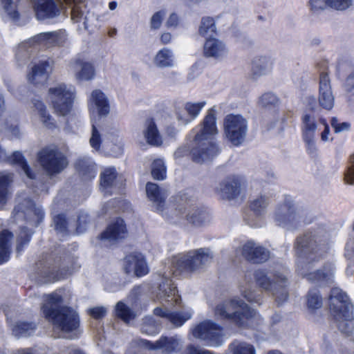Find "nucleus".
<instances>
[{
    "instance_id": "56",
    "label": "nucleus",
    "mask_w": 354,
    "mask_h": 354,
    "mask_svg": "<svg viewBox=\"0 0 354 354\" xmlns=\"http://www.w3.org/2000/svg\"><path fill=\"white\" fill-rule=\"evenodd\" d=\"M330 124L334 129L335 133H339L343 131H348L351 128L349 122H339L336 117H333L330 120Z\"/></svg>"
},
{
    "instance_id": "44",
    "label": "nucleus",
    "mask_w": 354,
    "mask_h": 354,
    "mask_svg": "<svg viewBox=\"0 0 354 354\" xmlns=\"http://www.w3.org/2000/svg\"><path fill=\"white\" fill-rule=\"evenodd\" d=\"M3 131L4 136L9 139H17L21 138V132L18 126L17 120H7L4 124Z\"/></svg>"
},
{
    "instance_id": "27",
    "label": "nucleus",
    "mask_w": 354,
    "mask_h": 354,
    "mask_svg": "<svg viewBox=\"0 0 354 354\" xmlns=\"http://www.w3.org/2000/svg\"><path fill=\"white\" fill-rule=\"evenodd\" d=\"M153 315L171 322L175 327L182 326L192 317L189 312H171L167 308L156 307L153 309Z\"/></svg>"
},
{
    "instance_id": "6",
    "label": "nucleus",
    "mask_w": 354,
    "mask_h": 354,
    "mask_svg": "<svg viewBox=\"0 0 354 354\" xmlns=\"http://www.w3.org/2000/svg\"><path fill=\"white\" fill-rule=\"evenodd\" d=\"M88 109L92 122L90 145L95 150H99L102 142V134L97 129V118L105 117L110 112V104L106 95L100 89L93 90L88 98Z\"/></svg>"
},
{
    "instance_id": "62",
    "label": "nucleus",
    "mask_w": 354,
    "mask_h": 354,
    "mask_svg": "<svg viewBox=\"0 0 354 354\" xmlns=\"http://www.w3.org/2000/svg\"><path fill=\"white\" fill-rule=\"evenodd\" d=\"M88 214L86 213H81L78 216L77 225L76 227V233L81 234L86 230V226L88 221Z\"/></svg>"
},
{
    "instance_id": "20",
    "label": "nucleus",
    "mask_w": 354,
    "mask_h": 354,
    "mask_svg": "<svg viewBox=\"0 0 354 354\" xmlns=\"http://www.w3.org/2000/svg\"><path fill=\"white\" fill-rule=\"evenodd\" d=\"M138 344L148 350L161 349L165 354H171L176 352L179 345L178 340L176 337L165 335H162L155 342L147 339H140Z\"/></svg>"
},
{
    "instance_id": "26",
    "label": "nucleus",
    "mask_w": 354,
    "mask_h": 354,
    "mask_svg": "<svg viewBox=\"0 0 354 354\" xmlns=\"http://www.w3.org/2000/svg\"><path fill=\"white\" fill-rule=\"evenodd\" d=\"M119 189L118 173L115 167L105 168L100 176V189L104 195H111Z\"/></svg>"
},
{
    "instance_id": "12",
    "label": "nucleus",
    "mask_w": 354,
    "mask_h": 354,
    "mask_svg": "<svg viewBox=\"0 0 354 354\" xmlns=\"http://www.w3.org/2000/svg\"><path fill=\"white\" fill-rule=\"evenodd\" d=\"M38 160L49 175L61 173L68 165L66 156L55 147H48L38 153Z\"/></svg>"
},
{
    "instance_id": "34",
    "label": "nucleus",
    "mask_w": 354,
    "mask_h": 354,
    "mask_svg": "<svg viewBox=\"0 0 354 354\" xmlns=\"http://www.w3.org/2000/svg\"><path fill=\"white\" fill-rule=\"evenodd\" d=\"M33 105L35 109V111L43 125L50 129H55L57 127L55 120L47 111L44 102L39 100H35Z\"/></svg>"
},
{
    "instance_id": "48",
    "label": "nucleus",
    "mask_w": 354,
    "mask_h": 354,
    "mask_svg": "<svg viewBox=\"0 0 354 354\" xmlns=\"http://www.w3.org/2000/svg\"><path fill=\"white\" fill-rule=\"evenodd\" d=\"M259 104L264 108L275 109L279 107V100L272 93L267 92L259 97Z\"/></svg>"
},
{
    "instance_id": "59",
    "label": "nucleus",
    "mask_w": 354,
    "mask_h": 354,
    "mask_svg": "<svg viewBox=\"0 0 354 354\" xmlns=\"http://www.w3.org/2000/svg\"><path fill=\"white\" fill-rule=\"evenodd\" d=\"M329 3L330 8L337 10H344L352 4V0H329Z\"/></svg>"
},
{
    "instance_id": "28",
    "label": "nucleus",
    "mask_w": 354,
    "mask_h": 354,
    "mask_svg": "<svg viewBox=\"0 0 354 354\" xmlns=\"http://www.w3.org/2000/svg\"><path fill=\"white\" fill-rule=\"evenodd\" d=\"M127 234V231L124 221L121 218H117L101 234L100 239L102 241H107L112 243L119 239H124Z\"/></svg>"
},
{
    "instance_id": "52",
    "label": "nucleus",
    "mask_w": 354,
    "mask_h": 354,
    "mask_svg": "<svg viewBox=\"0 0 354 354\" xmlns=\"http://www.w3.org/2000/svg\"><path fill=\"white\" fill-rule=\"evenodd\" d=\"M322 306V298L319 292L310 290L307 295V307L311 310L314 311L319 309Z\"/></svg>"
},
{
    "instance_id": "23",
    "label": "nucleus",
    "mask_w": 354,
    "mask_h": 354,
    "mask_svg": "<svg viewBox=\"0 0 354 354\" xmlns=\"http://www.w3.org/2000/svg\"><path fill=\"white\" fill-rule=\"evenodd\" d=\"M52 62L48 59H41L35 62L31 71L28 75V82L35 85L44 84L51 70Z\"/></svg>"
},
{
    "instance_id": "60",
    "label": "nucleus",
    "mask_w": 354,
    "mask_h": 354,
    "mask_svg": "<svg viewBox=\"0 0 354 354\" xmlns=\"http://www.w3.org/2000/svg\"><path fill=\"white\" fill-rule=\"evenodd\" d=\"M351 165L344 174V180L346 183L354 184V153L350 157Z\"/></svg>"
},
{
    "instance_id": "22",
    "label": "nucleus",
    "mask_w": 354,
    "mask_h": 354,
    "mask_svg": "<svg viewBox=\"0 0 354 354\" xmlns=\"http://www.w3.org/2000/svg\"><path fill=\"white\" fill-rule=\"evenodd\" d=\"M302 136L306 145L307 152L313 155L316 152V146L314 140L317 122L315 117L310 114H305L302 118Z\"/></svg>"
},
{
    "instance_id": "25",
    "label": "nucleus",
    "mask_w": 354,
    "mask_h": 354,
    "mask_svg": "<svg viewBox=\"0 0 354 354\" xmlns=\"http://www.w3.org/2000/svg\"><path fill=\"white\" fill-rule=\"evenodd\" d=\"M34 10L39 20L53 19L60 14V8L55 0H35Z\"/></svg>"
},
{
    "instance_id": "29",
    "label": "nucleus",
    "mask_w": 354,
    "mask_h": 354,
    "mask_svg": "<svg viewBox=\"0 0 354 354\" xmlns=\"http://www.w3.org/2000/svg\"><path fill=\"white\" fill-rule=\"evenodd\" d=\"M64 1L71 7V19L75 22H80L83 20L84 28L87 29L91 22L94 19L92 14L87 12L85 14L86 9L84 5V0H64Z\"/></svg>"
},
{
    "instance_id": "5",
    "label": "nucleus",
    "mask_w": 354,
    "mask_h": 354,
    "mask_svg": "<svg viewBox=\"0 0 354 354\" xmlns=\"http://www.w3.org/2000/svg\"><path fill=\"white\" fill-rule=\"evenodd\" d=\"M326 245L321 235L315 230H310L297 237L294 249L298 257L312 263L322 259Z\"/></svg>"
},
{
    "instance_id": "8",
    "label": "nucleus",
    "mask_w": 354,
    "mask_h": 354,
    "mask_svg": "<svg viewBox=\"0 0 354 354\" xmlns=\"http://www.w3.org/2000/svg\"><path fill=\"white\" fill-rule=\"evenodd\" d=\"M254 277L258 286L265 290L272 292V294L276 297L275 300L278 304H281L287 301L288 292L286 277L274 274V278L271 279L268 277L266 270L263 269L255 270Z\"/></svg>"
},
{
    "instance_id": "32",
    "label": "nucleus",
    "mask_w": 354,
    "mask_h": 354,
    "mask_svg": "<svg viewBox=\"0 0 354 354\" xmlns=\"http://www.w3.org/2000/svg\"><path fill=\"white\" fill-rule=\"evenodd\" d=\"M354 66L348 60H339L336 66L337 75L340 77L344 75L345 72H351L346 78L344 87L347 93L354 95Z\"/></svg>"
},
{
    "instance_id": "54",
    "label": "nucleus",
    "mask_w": 354,
    "mask_h": 354,
    "mask_svg": "<svg viewBox=\"0 0 354 354\" xmlns=\"http://www.w3.org/2000/svg\"><path fill=\"white\" fill-rule=\"evenodd\" d=\"M310 10L313 12L324 10L330 8L329 0H309Z\"/></svg>"
},
{
    "instance_id": "41",
    "label": "nucleus",
    "mask_w": 354,
    "mask_h": 354,
    "mask_svg": "<svg viewBox=\"0 0 354 354\" xmlns=\"http://www.w3.org/2000/svg\"><path fill=\"white\" fill-rule=\"evenodd\" d=\"M150 268L145 257L140 252H134V277H142L149 273Z\"/></svg>"
},
{
    "instance_id": "11",
    "label": "nucleus",
    "mask_w": 354,
    "mask_h": 354,
    "mask_svg": "<svg viewBox=\"0 0 354 354\" xmlns=\"http://www.w3.org/2000/svg\"><path fill=\"white\" fill-rule=\"evenodd\" d=\"M223 130L227 140L234 147L241 146L245 140L248 122L239 114H228L223 121Z\"/></svg>"
},
{
    "instance_id": "17",
    "label": "nucleus",
    "mask_w": 354,
    "mask_h": 354,
    "mask_svg": "<svg viewBox=\"0 0 354 354\" xmlns=\"http://www.w3.org/2000/svg\"><path fill=\"white\" fill-rule=\"evenodd\" d=\"M37 274L44 283L53 282L62 279L65 274L59 270V266L52 258L42 259L37 263Z\"/></svg>"
},
{
    "instance_id": "64",
    "label": "nucleus",
    "mask_w": 354,
    "mask_h": 354,
    "mask_svg": "<svg viewBox=\"0 0 354 354\" xmlns=\"http://www.w3.org/2000/svg\"><path fill=\"white\" fill-rule=\"evenodd\" d=\"M88 313L95 319H101L105 316L106 309L103 306H97L88 309Z\"/></svg>"
},
{
    "instance_id": "51",
    "label": "nucleus",
    "mask_w": 354,
    "mask_h": 354,
    "mask_svg": "<svg viewBox=\"0 0 354 354\" xmlns=\"http://www.w3.org/2000/svg\"><path fill=\"white\" fill-rule=\"evenodd\" d=\"M205 102H199L197 103L188 102L185 103V110L189 116L187 121L189 122L196 119L201 113L202 109L205 106Z\"/></svg>"
},
{
    "instance_id": "19",
    "label": "nucleus",
    "mask_w": 354,
    "mask_h": 354,
    "mask_svg": "<svg viewBox=\"0 0 354 354\" xmlns=\"http://www.w3.org/2000/svg\"><path fill=\"white\" fill-rule=\"evenodd\" d=\"M241 254L246 261L254 264H261L270 258L268 250L261 245H256L252 241H248L243 245Z\"/></svg>"
},
{
    "instance_id": "49",
    "label": "nucleus",
    "mask_w": 354,
    "mask_h": 354,
    "mask_svg": "<svg viewBox=\"0 0 354 354\" xmlns=\"http://www.w3.org/2000/svg\"><path fill=\"white\" fill-rule=\"evenodd\" d=\"M115 315L121 319L124 323L129 324L131 320V308L122 301H118L115 308Z\"/></svg>"
},
{
    "instance_id": "46",
    "label": "nucleus",
    "mask_w": 354,
    "mask_h": 354,
    "mask_svg": "<svg viewBox=\"0 0 354 354\" xmlns=\"http://www.w3.org/2000/svg\"><path fill=\"white\" fill-rule=\"evenodd\" d=\"M268 197L260 196L250 203V209L256 216H261L268 205Z\"/></svg>"
},
{
    "instance_id": "2",
    "label": "nucleus",
    "mask_w": 354,
    "mask_h": 354,
    "mask_svg": "<svg viewBox=\"0 0 354 354\" xmlns=\"http://www.w3.org/2000/svg\"><path fill=\"white\" fill-rule=\"evenodd\" d=\"M201 125V128L195 135L189 151L192 160L196 162L212 160L219 153L217 145L212 141L218 133L216 111L214 107L207 110Z\"/></svg>"
},
{
    "instance_id": "21",
    "label": "nucleus",
    "mask_w": 354,
    "mask_h": 354,
    "mask_svg": "<svg viewBox=\"0 0 354 354\" xmlns=\"http://www.w3.org/2000/svg\"><path fill=\"white\" fill-rule=\"evenodd\" d=\"M318 100L320 106L324 109L330 110L334 106V97L327 72H322L319 75Z\"/></svg>"
},
{
    "instance_id": "36",
    "label": "nucleus",
    "mask_w": 354,
    "mask_h": 354,
    "mask_svg": "<svg viewBox=\"0 0 354 354\" xmlns=\"http://www.w3.org/2000/svg\"><path fill=\"white\" fill-rule=\"evenodd\" d=\"M13 234L5 230L0 233V264L8 261L11 252V243Z\"/></svg>"
},
{
    "instance_id": "42",
    "label": "nucleus",
    "mask_w": 354,
    "mask_h": 354,
    "mask_svg": "<svg viewBox=\"0 0 354 354\" xmlns=\"http://www.w3.org/2000/svg\"><path fill=\"white\" fill-rule=\"evenodd\" d=\"M156 64L159 67H169L173 65V53L167 48L160 50L154 57Z\"/></svg>"
},
{
    "instance_id": "55",
    "label": "nucleus",
    "mask_w": 354,
    "mask_h": 354,
    "mask_svg": "<svg viewBox=\"0 0 354 354\" xmlns=\"http://www.w3.org/2000/svg\"><path fill=\"white\" fill-rule=\"evenodd\" d=\"M165 15V10H159L155 12L151 19V28L153 30L159 29L162 25Z\"/></svg>"
},
{
    "instance_id": "4",
    "label": "nucleus",
    "mask_w": 354,
    "mask_h": 354,
    "mask_svg": "<svg viewBox=\"0 0 354 354\" xmlns=\"http://www.w3.org/2000/svg\"><path fill=\"white\" fill-rule=\"evenodd\" d=\"M214 314L238 328H245L255 317L256 310L242 299H230L217 304Z\"/></svg>"
},
{
    "instance_id": "61",
    "label": "nucleus",
    "mask_w": 354,
    "mask_h": 354,
    "mask_svg": "<svg viewBox=\"0 0 354 354\" xmlns=\"http://www.w3.org/2000/svg\"><path fill=\"white\" fill-rule=\"evenodd\" d=\"M183 354H215L213 351L201 348L194 344H189L186 347Z\"/></svg>"
},
{
    "instance_id": "58",
    "label": "nucleus",
    "mask_w": 354,
    "mask_h": 354,
    "mask_svg": "<svg viewBox=\"0 0 354 354\" xmlns=\"http://www.w3.org/2000/svg\"><path fill=\"white\" fill-rule=\"evenodd\" d=\"M326 273L322 270H317L314 272L307 273L305 275V277L312 282L323 281L326 278Z\"/></svg>"
},
{
    "instance_id": "53",
    "label": "nucleus",
    "mask_w": 354,
    "mask_h": 354,
    "mask_svg": "<svg viewBox=\"0 0 354 354\" xmlns=\"http://www.w3.org/2000/svg\"><path fill=\"white\" fill-rule=\"evenodd\" d=\"M55 229L58 233L66 234L67 232L68 221L64 214H58L53 218Z\"/></svg>"
},
{
    "instance_id": "35",
    "label": "nucleus",
    "mask_w": 354,
    "mask_h": 354,
    "mask_svg": "<svg viewBox=\"0 0 354 354\" xmlns=\"http://www.w3.org/2000/svg\"><path fill=\"white\" fill-rule=\"evenodd\" d=\"M12 181V174L7 171L0 172V209L6 205L9 199V187Z\"/></svg>"
},
{
    "instance_id": "43",
    "label": "nucleus",
    "mask_w": 354,
    "mask_h": 354,
    "mask_svg": "<svg viewBox=\"0 0 354 354\" xmlns=\"http://www.w3.org/2000/svg\"><path fill=\"white\" fill-rule=\"evenodd\" d=\"M151 176L154 180H163L167 177V167L161 159L153 161L151 168Z\"/></svg>"
},
{
    "instance_id": "31",
    "label": "nucleus",
    "mask_w": 354,
    "mask_h": 354,
    "mask_svg": "<svg viewBox=\"0 0 354 354\" xmlns=\"http://www.w3.org/2000/svg\"><path fill=\"white\" fill-rule=\"evenodd\" d=\"M75 167L84 180H93L96 176V165L88 157L84 156L80 158L75 163Z\"/></svg>"
},
{
    "instance_id": "45",
    "label": "nucleus",
    "mask_w": 354,
    "mask_h": 354,
    "mask_svg": "<svg viewBox=\"0 0 354 354\" xmlns=\"http://www.w3.org/2000/svg\"><path fill=\"white\" fill-rule=\"evenodd\" d=\"M107 139L110 140L111 145H107L110 148V154L113 156L117 157L122 153L123 145L119 136L114 133H109L107 135Z\"/></svg>"
},
{
    "instance_id": "33",
    "label": "nucleus",
    "mask_w": 354,
    "mask_h": 354,
    "mask_svg": "<svg viewBox=\"0 0 354 354\" xmlns=\"http://www.w3.org/2000/svg\"><path fill=\"white\" fill-rule=\"evenodd\" d=\"M144 136L147 142L151 146L158 147L163 143L162 136L153 118L147 119Z\"/></svg>"
},
{
    "instance_id": "24",
    "label": "nucleus",
    "mask_w": 354,
    "mask_h": 354,
    "mask_svg": "<svg viewBox=\"0 0 354 354\" xmlns=\"http://www.w3.org/2000/svg\"><path fill=\"white\" fill-rule=\"evenodd\" d=\"M66 35L64 31L41 32L30 39V42L39 44L46 48L61 46L65 43Z\"/></svg>"
},
{
    "instance_id": "9",
    "label": "nucleus",
    "mask_w": 354,
    "mask_h": 354,
    "mask_svg": "<svg viewBox=\"0 0 354 354\" xmlns=\"http://www.w3.org/2000/svg\"><path fill=\"white\" fill-rule=\"evenodd\" d=\"M208 258L209 254L205 252L203 248L176 256L172 260L173 274L175 276L191 274L203 265Z\"/></svg>"
},
{
    "instance_id": "14",
    "label": "nucleus",
    "mask_w": 354,
    "mask_h": 354,
    "mask_svg": "<svg viewBox=\"0 0 354 354\" xmlns=\"http://www.w3.org/2000/svg\"><path fill=\"white\" fill-rule=\"evenodd\" d=\"M179 200L180 203L178 205L176 209L180 214H186L187 221L196 226L205 223L209 218V214L204 206L198 207L193 203V200L188 198L186 194L181 195Z\"/></svg>"
},
{
    "instance_id": "18",
    "label": "nucleus",
    "mask_w": 354,
    "mask_h": 354,
    "mask_svg": "<svg viewBox=\"0 0 354 354\" xmlns=\"http://www.w3.org/2000/svg\"><path fill=\"white\" fill-rule=\"evenodd\" d=\"M297 218V212L293 201L286 196L282 203L279 204L274 212V220L279 226L292 224Z\"/></svg>"
},
{
    "instance_id": "40",
    "label": "nucleus",
    "mask_w": 354,
    "mask_h": 354,
    "mask_svg": "<svg viewBox=\"0 0 354 354\" xmlns=\"http://www.w3.org/2000/svg\"><path fill=\"white\" fill-rule=\"evenodd\" d=\"M75 67L77 71L75 75L78 80H89L95 75L94 67L90 62L77 60L75 64Z\"/></svg>"
},
{
    "instance_id": "38",
    "label": "nucleus",
    "mask_w": 354,
    "mask_h": 354,
    "mask_svg": "<svg viewBox=\"0 0 354 354\" xmlns=\"http://www.w3.org/2000/svg\"><path fill=\"white\" fill-rule=\"evenodd\" d=\"M272 63L265 56L255 57L252 62V78L257 79L272 68Z\"/></svg>"
},
{
    "instance_id": "30",
    "label": "nucleus",
    "mask_w": 354,
    "mask_h": 354,
    "mask_svg": "<svg viewBox=\"0 0 354 354\" xmlns=\"http://www.w3.org/2000/svg\"><path fill=\"white\" fill-rule=\"evenodd\" d=\"M147 198L154 204L155 210L162 212L165 209V197L160 187L154 183L148 182L146 185Z\"/></svg>"
},
{
    "instance_id": "39",
    "label": "nucleus",
    "mask_w": 354,
    "mask_h": 354,
    "mask_svg": "<svg viewBox=\"0 0 354 354\" xmlns=\"http://www.w3.org/2000/svg\"><path fill=\"white\" fill-rule=\"evenodd\" d=\"M36 324L31 322L18 321L12 327V334L17 337L32 335L36 330Z\"/></svg>"
},
{
    "instance_id": "37",
    "label": "nucleus",
    "mask_w": 354,
    "mask_h": 354,
    "mask_svg": "<svg viewBox=\"0 0 354 354\" xmlns=\"http://www.w3.org/2000/svg\"><path fill=\"white\" fill-rule=\"evenodd\" d=\"M33 42H30V39L20 44L15 51V59L19 66H23L27 64L33 52Z\"/></svg>"
},
{
    "instance_id": "47",
    "label": "nucleus",
    "mask_w": 354,
    "mask_h": 354,
    "mask_svg": "<svg viewBox=\"0 0 354 354\" xmlns=\"http://www.w3.org/2000/svg\"><path fill=\"white\" fill-rule=\"evenodd\" d=\"M32 232L28 230V227H21L20 232L17 238V252L21 253L25 246H26L30 241Z\"/></svg>"
},
{
    "instance_id": "10",
    "label": "nucleus",
    "mask_w": 354,
    "mask_h": 354,
    "mask_svg": "<svg viewBox=\"0 0 354 354\" xmlns=\"http://www.w3.org/2000/svg\"><path fill=\"white\" fill-rule=\"evenodd\" d=\"M198 33L201 36L207 38L203 47L204 55L206 57H218L219 53L224 50L222 42L213 37L217 35L215 21L213 17H203L201 19Z\"/></svg>"
},
{
    "instance_id": "57",
    "label": "nucleus",
    "mask_w": 354,
    "mask_h": 354,
    "mask_svg": "<svg viewBox=\"0 0 354 354\" xmlns=\"http://www.w3.org/2000/svg\"><path fill=\"white\" fill-rule=\"evenodd\" d=\"M233 354H255V349L251 344L241 343L235 347Z\"/></svg>"
},
{
    "instance_id": "63",
    "label": "nucleus",
    "mask_w": 354,
    "mask_h": 354,
    "mask_svg": "<svg viewBox=\"0 0 354 354\" xmlns=\"http://www.w3.org/2000/svg\"><path fill=\"white\" fill-rule=\"evenodd\" d=\"M122 267L124 272L130 274L133 270V256L130 254L127 255L122 261Z\"/></svg>"
},
{
    "instance_id": "7",
    "label": "nucleus",
    "mask_w": 354,
    "mask_h": 354,
    "mask_svg": "<svg viewBox=\"0 0 354 354\" xmlns=\"http://www.w3.org/2000/svg\"><path fill=\"white\" fill-rule=\"evenodd\" d=\"M48 97L55 112L59 115L65 116L72 110L75 89L71 85L59 84L48 89Z\"/></svg>"
},
{
    "instance_id": "50",
    "label": "nucleus",
    "mask_w": 354,
    "mask_h": 354,
    "mask_svg": "<svg viewBox=\"0 0 354 354\" xmlns=\"http://www.w3.org/2000/svg\"><path fill=\"white\" fill-rule=\"evenodd\" d=\"M20 0H2V6L4 11L10 19L17 20L19 19L18 4Z\"/></svg>"
},
{
    "instance_id": "16",
    "label": "nucleus",
    "mask_w": 354,
    "mask_h": 354,
    "mask_svg": "<svg viewBox=\"0 0 354 354\" xmlns=\"http://www.w3.org/2000/svg\"><path fill=\"white\" fill-rule=\"evenodd\" d=\"M245 180L243 177L238 175L227 176L220 183L218 193L223 199L228 201L236 198L241 194Z\"/></svg>"
},
{
    "instance_id": "13",
    "label": "nucleus",
    "mask_w": 354,
    "mask_h": 354,
    "mask_svg": "<svg viewBox=\"0 0 354 354\" xmlns=\"http://www.w3.org/2000/svg\"><path fill=\"white\" fill-rule=\"evenodd\" d=\"M223 328L212 320H205L192 329L194 337L203 341L207 345L218 346L223 342Z\"/></svg>"
},
{
    "instance_id": "15",
    "label": "nucleus",
    "mask_w": 354,
    "mask_h": 354,
    "mask_svg": "<svg viewBox=\"0 0 354 354\" xmlns=\"http://www.w3.org/2000/svg\"><path fill=\"white\" fill-rule=\"evenodd\" d=\"M14 216L17 221L25 219L27 224L37 227L43 220L44 213L41 207H37L28 198L19 202L14 209Z\"/></svg>"
},
{
    "instance_id": "3",
    "label": "nucleus",
    "mask_w": 354,
    "mask_h": 354,
    "mask_svg": "<svg viewBox=\"0 0 354 354\" xmlns=\"http://www.w3.org/2000/svg\"><path fill=\"white\" fill-rule=\"evenodd\" d=\"M328 308L338 329L346 336H351L353 330L354 306L348 295L339 288H332L328 296Z\"/></svg>"
},
{
    "instance_id": "1",
    "label": "nucleus",
    "mask_w": 354,
    "mask_h": 354,
    "mask_svg": "<svg viewBox=\"0 0 354 354\" xmlns=\"http://www.w3.org/2000/svg\"><path fill=\"white\" fill-rule=\"evenodd\" d=\"M45 302L41 309L46 319L52 324L55 337L73 338L79 328L80 318L77 312L71 307L57 308L63 299L58 292H53L45 297Z\"/></svg>"
}]
</instances>
